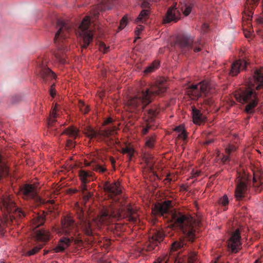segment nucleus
Wrapping results in <instances>:
<instances>
[{"label":"nucleus","instance_id":"1","mask_svg":"<svg viewBox=\"0 0 263 263\" xmlns=\"http://www.w3.org/2000/svg\"><path fill=\"white\" fill-rule=\"evenodd\" d=\"M172 201L167 200L163 203H156L155 210L158 214L168 218L183 233L184 238L175 241L172 244V251H176L184 248L186 246L187 240L193 242L195 238V230L199 226L200 222L188 212L172 210Z\"/></svg>","mask_w":263,"mask_h":263},{"label":"nucleus","instance_id":"2","mask_svg":"<svg viewBox=\"0 0 263 263\" xmlns=\"http://www.w3.org/2000/svg\"><path fill=\"white\" fill-rule=\"evenodd\" d=\"M166 89V85L164 78L157 81L149 88L138 92L133 97H130L126 103L127 110L136 114H140L156 96L164 92Z\"/></svg>","mask_w":263,"mask_h":263},{"label":"nucleus","instance_id":"3","mask_svg":"<svg viewBox=\"0 0 263 263\" xmlns=\"http://www.w3.org/2000/svg\"><path fill=\"white\" fill-rule=\"evenodd\" d=\"M254 82H250L245 89H241L234 95L235 99L241 103H248L245 111L248 114H252L254 108L258 102V95L256 90L263 88V68L256 69L254 73Z\"/></svg>","mask_w":263,"mask_h":263},{"label":"nucleus","instance_id":"4","mask_svg":"<svg viewBox=\"0 0 263 263\" xmlns=\"http://www.w3.org/2000/svg\"><path fill=\"white\" fill-rule=\"evenodd\" d=\"M112 199L111 207L108 210L102 212L100 215L93 219L97 227L103 224H108L112 219L119 220L124 216L125 213L129 216V220L136 221L137 218L133 215L134 211L126 202V198H110Z\"/></svg>","mask_w":263,"mask_h":263},{"label":"nucleus","instance_id":"5","mask_svg":"<svg viewBox=\"0 0 263 263\" xmlns=\"http://www.w3.org/2000/svg\"><path fill=\"white\" fill-rule=\"evenodd\" d=\"M58 29L54 37V43L58 50L54 56L57 61L61 64L66 63L65 53L68 50V41L67 39L74 29V25L69 21L58 19L57 22Z\"/></svg>","mask_w":263,"mask_h":263},{"label":"nucleus","instance_id":"6","mask_svg":"<svg viewBox=\"0 0 263 263\" xmlns=\"http://www.w3.org/2000/svg\"><path fill=\"white\" fill-rule=\"evenodd\" d=\"M0 199V224L13 222V220L25 217L24 213L16 208L12 198ZM4 234V230L0 225V235Z\"/></svg>","mask_w":263,"mask_h":263},{"label":"nucleus","instance_id":"7","mask_svg":"<svg viewBox=\"0 0 263 263\" xmlns=\"http://www.w3.org/2000/svg\"><path fill=\"white\" fill-rule=\"evenodd\" d=\"M61 224L62 228L58 230L57 233L65 234L68 237H63L60 240L59 243L54 249V252L57 253L64 251L70 246L71 242L74 240V236L77 232L76 224L70 217H64L61 220Z\"/></svg>","mask_w":263,"mask_h":263},{"label":"nucleus","instance_id":"8","mask_svg":"<svg viewBox=\"0 0 263 263\" xmlns=\"http://www.w3.org/2000/svg\"><path fill=\"white\" fill-rule=\"evenodd\" d=\"M213 91L210 82L204 80L197 84L189 86L187 88L186 93L193 100L198 99L202 96L206 97L207 98L204 100V103L210 105L212 103V101L210 97L213 93Z\"/></svg>","mask_w":263,"mask_h":263},{"label":"nucleus","instance_id":"9","mask_svg":"<svg viewBox=\"0 0 263 263\" xmlns=\"http://www.w3.org/2000/svg\"><path fill=\"white\" fill-rule=\"evenodd\" d=\"M90 198H80V201L76 203L78 217L80 220V224L84 233L88 235L92 234V223L85 215V212L90 210Z\"/></svg>","mask_w":263,"mask_h":263},{"label":"nucleus","instance_id":"10","mask_svg":"<svg viewBox=\"0 0 263 263\" xmlns=\"http://www.w3.org/2000/svg\"><path fill=\"white\" fill-rule=\"evenodd\" d=\"M176 45L183 53H190L192 51L197 52L201 50L202 43L200 39L195 40L194 36L189 34H183L178 37Z\"/></svg>","mask_w":263,"mask_h":263},{"label":"nucleus","instance_id":"11","mask_svg":"<svg viewBox=\"0 0 263 263\" xmlns=\"http://www.w3.org/2000/svg\"><path fill=\"white\" fill-rule=\"evenodd\" d=\"M90 19L89 17H84L79 26V35L81 38V48L86 49L93 40V33L90 28Z\"/></svg>","mask_w":263,"mask_h":263},{"label":"nucleus","instance_id":"12","mask_svg":"<svg viewBox=\"0 0 263 263\" xmlns=\"http://www.w3.org/2000/svg\"><path fill=\"white\" fill-rule=\"evenodd\" d=\"M117 129V128L115 125L107 127L99 132H97L89 127L86 129L85 134L91 139L97 137L99 138H103L106 142L109 141L110 143H114L112 136Z\"/></svg>","mask_w":263,"mask_h":263},{"label":"nucleus","instance_id":"13","mask_svg":"<svg viewBox=\"0 0 263 263\" xmlns=\"http://www.w3.org/2000/svg\"><path fill=\"white\" fill-rule=\"evenodd\" d=\"M248 190V179L245 176L239 175L236 179L235 197H244Z\"/></svg>","mask_w":263,"mask_h":263},{"label":"nucleus","instance_id":"14","mask_svg":"<svg viewBox=\"0 0 263 263\" xmlns=\"http://www.w3.org/2000/svg\"><path fill=\"white\" fill-rule=\"evenodd\" d=\"M240 235L239 230H236L232 234L228 242V248L232 252L236 253L241 248Z\"/></svg>","mask_w":263,"mask_h":263},{"label":"nucleus","instance_id":"15","mask_svg":"<svg viewBox=\"0 0 263 263\" xmlns=\"http://www.w3.org/2000/svg\"><path fill=\"white\" fill-rule=\"evenodd\" d=\"M38 70L40 77L44 83H47L48 80L56 78L55 73L47 67L43 61L40 62Z\"/></svg>","mask_w":263,"mask_h":263},{"label":"nucleus","instance_id":"16","mask_svg":"<svg viewBox=\"0 0 263 263\" xmlns=\"http://www.w3.org/2000/svg\"><path fill=\"white\" fill-rule=\"evenodd\" d=\"M180 12L174 5L168 9L165 15L163 18V22L164 24L177 22L180 18Z\"/></svg>","mask_w":263,"mask_h":263},{"label":"nucleus","instance_id":"17","mask_svg":"<svg viewBox=\"0 0 263 263\" xmlns=\"http://www.w3.org/2000/svg\"><path fill=\"white\" fill-rule=\"evenodd\" d=\"M164 235L160 230L155 231L149 238V243L147 245V250L150 251L155 249L161 241L163 240Z\"/></svg>","mask_w":263,"mask_h":263},{"label":"nucleus","instance_id":"18","mask_svg":"<svg viewBox=\"0 0 263 263\" xmlns=\"http://www.w3.org/2000/svg\"><path fill=\"white\" fill-rule=\"evenodd\" d=\"M20 191L24 195L30 196L31 197H40L37 196L39 192L37 183L24 184L20 187Z\"/></svg>","mask_w":263,"mask_h":263},{"label":"nucleus","instance_id":"19","mask_svg":"<svg viewBox=\"0 0 263 263\" xmlns=\"http://www.w3.org/2000/svg\"><path fill=\"white\" fill-rule=\"evenodd\" d=\"M157 0H142L141 7L143 9L136 20L137 23H144L148 18L149 10L147 8H149V2L157 1Z\"/></svg>","mask_w":263,"mask_h":263},{"label":"nucleus","instance_id":"20","mask_svg":"<svg viewBox=\"0 0 263 263\" xmlns=\"http://www.w3.org/2000/svg\"><path fill=\"white\" fill-rule=\"evenodd\" d=\"M248 64V62L244 60L239 59L235 61L231 64L229 74L231 76L237 75L241 70L246 68Z\"/></svg>","mask_w":263,"mask_h":263},{"label":"nucleus","instance_id":"21","mask_svg":"<svg viewBox=\"0 0 263 263\" xmlns=\"http://www.w3.org/2000/svg\"><path fill=\"white\" fill-rule=\"evenodd\" d=\"M104 188L106 192L110 193L111 195L117 196L122 193V189L118 182L111 183L106 182L104 184Z\"/></svg>","mask_w":263,"mask_h":263},{"label":"nucleus","instance_id":"22","mask_svg":"<svg viewBox=\"0 0 263 263\" xmlns=\"http://www.w3.org/2000/svg\"><path fill=\"white\" fill-rule=\"evenodd\" d=\"M113 0H101L96 7V10L93 13V16L96 19L99 14V11H105L111 8Z\"/></svg>","mask_w":263,"mask_h":263},{"label":"nucleus","instance_id":"23","mask_svg":"<svg viewBox=\"0 0 263 263\" xmlns=\"http://www.w3.org/2000/svg\"><path fill=\"white\" fill-rule=\"evenodd\" d=\"M34 237L36 241L46 242L49 239V232L43 229L36 230L34 233Z\"/></svg>","mask_w":263,"mask_h":263},{"label":"nucleus","instance_id":"24","mask_svg":"<svg viewBox=\"0 0 263 263\" xmlns=\"http://www.w3.org/2000/svg\"><path fill=\"white\" fill-rule=\"evenodd\" d=\"M193 120L195 124H200L204 121L205 117L195 107H192Z\"/></svg>","mask_w":263,"mask_h":263},{"label":"nucleus","instance_id":"25","mask_svg":"<svg viewBox=\"0 0 263 263\" xmlns=\"http://www.w3.org/2000/svg\"><path fill=\"white\" fill-rule=\"evenodd\" d=\"M92 172H86L82 170L79 171V177L84 190H86V184L89 181V179L92 177Z\"/></svg>","mask_w":263,"mask_h":263},{"label":"nucleus","instance_id":"26","mask_svg":"<svg viewBox=\"0 0 263 263\" xmlns=\"http://www.w3.org/2000/svg\"><path fill=\"white\" fill-rule=\"evenodd\" d=\"M85 165L86 166H89L92 170L97 172L103 173L106 171V168L105 167L93 160L90 162H85Z\"/></svg>","mask_w":263,"mask_h":263},{"label":"nucleus","instance_id":"27","mask_svg":"<svg viewBox=\"0 0 263 263\" xmlns=\"http://www.w3.org/2000/svg\"><path fill=\"white\" fill-rule=\"evenodd\" d=\"M78 133L79 129L77 127L71 126L66 128L62 134H66L71 138L76 139L78 135Z\"/></svg>","mask_w":263,"mask_h":263},{"label":"nucleus","instance_id":"28","mask_svg":"<svg viewBox=\"0 0 263 263\" xmlns=\"http://www.w3.org/2000/svg\"><path fill=\"white\" fill-rule=\"evenodd\" d=\"M158 112V110L155 108L148 109L147 110L148 117L145 120L146 121L149 123L152 122Z\"/></svg>","mask_w":263,"mask_h":263},{"label":"nucleus","instance_id":"29","mask_svg":"<svg viewBox=\"0 0 263 263\" xmlns=\"http://www.w3.org/2000/svg\"><path fill=\"white\" fill-rule=\"evenodd\" d=\"M253 183H254V187L255 189L256 192H260L262 190L261 185L263 183L261 181V177H259L258 180L256 175H254V178H253Z\"/></svg>","mask_w":263,"mask_h":263},{"label":"nucleus","instance_id":"30","mask_svg":"<svg viewBox=\"0 0 263 263\" xmlns=\"http://www.w3.org/2000/svg\"><path fill=\"white\" fill-rule=\"evenodd\" d=\"M8 170L7 166L3 162L1 155L0 154V178L8 175Z\"/></svg>","mask_w":263,"mask_h":263},{"label":"nucleus","instance_id":"31","mask_svg":"<svg viewBox=\"0 0 263 263\" xmlns=\"http://www.w3.org/2000/svg\"><path fill=\"white\" fill-rule=\"evenodd\" d=\"M122 153L123 154H126L128 159V161H131L134 156V150L130 147L126 146L122 148Z\"/></svg>","mask_w":263,"mask_h":263},{"label":"nucleus","instance_id":"32","mask_svg":"<svg viewBox=\"0 0 263 263\" xmlns=\"http://www.w3.org/2000/svg\"><path fill=\"white\" fill-rule=\"evenodd\" d=\"M193 7V5L192 3L189 5L187 4H184L181 7V10L182 11L184 15L187 16L191 13Z\"/></svg>","mask_w":263,"mask_h":263},{"label":"nucleus","instance_id":"33","mask_svg":"<svg viewBox=\"0 0 263 263\" xmlns=\"http://www.w3.org/2000/svg\"><path fill=\"white\" fill-rule=\"evenodd\" d=\"M45 243L39 244L34 247L32 249L28 251L27 252L28 256H31L37 253L44 246Z\"/></svg>","mask_w":263,"mask_h":263},{"label":"nucleus","instance_id":"34","mask_svg":"<svg viewBox=\"0 0 263 263\" xmlns=\"http://www.w3.org/2000/svg\"><path fill=\"white\" fill-rule=\"evenodd\" d=\"M57 117V108L55 107L53 109L52 112L50 114V118L48 120V125L50 126H52L53 125L54 123L56 121V118Z\"/></svg>","mask_w":263,"mask_h":263},{"label":"nucleus","instance_id":"35","mask_svg":"<svg viewBox=\"0 0 263 263\" xmlns=\"http://www.w3.org/2000/svg\"><path fill=\"white\" fill-rule=\"evenodd\" d=\"M159 65V62L158 61H154L151 65L148 66L145 70L144 72L145 73H149L153 72L155 69H157Z\"/></svg>","mask_w":263,"mask_h":263},{"label":"nucleus","instance_id":"36","mask_svg":"<svg viewBox=\"0 0 263 263\" xmlns=\"http://www.w3.org/2000/svg\"><path fill=\"white\" fill-rule=\"evenodd\" d=\"M155 143V137L154 136L147 137L146 138L145 145L147 147L152 148Z\"/></svg>","mask_w":263,"mask_h":263},{"label":"nucleus","instance_id":"37","mask_svg":"<svg viewBox=\"0 0 263 263\" xmlns=\"http://www.w3.org/2000/svg\"><path fill=\"white\" fill-rule=\"evenodd\" d=\"M144 161H145V163H146V165H147V167H148V168L149 169V170L151 172H154V162L152 160V157L149 156V158H148V157L145 156L144 157Z\"/></svg>","mask_w":263,"mask_h":263},{"label":"nucleus","instance_id":"38","mask_svg":"<svg viewBox=\"0 0 263 263\" xmlns=\"http://www.w3.org/2000/svg\"><path fill=\"white\" fill-rule=\"evenodd\" d=\"M79 107L80 111L84 114H87L89 110L88 106L82 101L79 102Z\"/></svg>","mask_w":263,"mask_h":263},{"label":"nucleus","instance_id":"39","mask_svg":"<svg viewBox=\"0 0 263 263\" xmlns=\"http://www.w3.org/2000/svg\"><path fill=\"white\" fill-rule=\"evenodd\" d=\"M158 263H167L169 260V257L167 255H164L158 258Z\"/></svg>","mask_w":263,"mask_h":263},{"label":"nucleus","instance_id":"40","mask_svg":"<svg viewBox=\"0 0 263 263\" xmlns=\"http://www.w3.org/2000/svg\"><path fill=\"white\" fill-rule=\"evenodd\" d=\"M236 149L234 145H230L226 148L225 153L228 155H230L232 152H235Z\"/></svg>","mask_w":263,"mask_h":263},{"label":"nucleus","instance_id":"41","mask_svg":"<svg viewBox=\"0 0 263 263\" xmlns=\"http://www.w3.org/2000/svg\"><path fill=\"white\" fill-rule=\"evenodd\" d=\"M45 222V219L42 216H37L36 219H35V222L37 225V227L40 226Z\"/></svg>","mask_w":263,"mask_h":263},{"label":"nucleus","instance_id":"42","mask_svg":"<svg viewBox=\"0 0 263 263\" xmlns=\"http://www.w3.org/2000/svg\"><path fill=\"white\" fill-rule=\"evenodd\" d=\"M176 179V177L175 175H171V174H168L167 175L164 181H166L165 183H171L172 181H175Z\"/></svg>","mask_w":263,"mask_h":263},{"label":"nucleus","instance_id":"43","mask_svg":"<svg viewBox=\"0 0 263 263\" xmlns=\"http://www.w3.org/2000/svg\"><path fill=\"white\" fill-rule=\"evenodd\" d=\"M127 18L126 16H124L122 18V20H121V22H120V25L119 26V29H123L125 26L127 24Z\"/></svg>","mask_w":263,"mask_h":263},{"label":"nucleus","instance_id":"44","mask_svg":"<svg viewBox=\"0 0 263 263\" xmlns=\"http://www.w3.org/2000/svg\"><path fill=\"white\" fill-rule=\"evenodd\" d=\"M197 259L196 254L195 253H192L187 259L188 263H194Z\"/></svg>","mask_w":263,"mask_h":263},{"label":"nucleus","instance_id":"45","mask_svg":"<svg viewBox=\"0 0 263 263\" xmlns=\"http://www.w3.org/2000/svg\"><path fill=\"white\" fill-rule=\"evenodd\" d=\"M228 198H219L218 203L224 206H227L229 204Z\"/></svg>","mask_w":263,"mask_h":263},{"label":"nucleus","instance_id":"46","mask_svg":"<svg viewBox=\"0 0 263 263\" xmlns=\"http://www.w3.org/2000/svg\"><path fill=\"white\" fill-rule=\"evenodd\" d=\"M230 155H228L226 153L224 155H222L221 160L224 164H226L230 161Z\"/></svg>","mask_w":263,"mask_h":263},{"label":"nucleus","instance_id":"47","mask_svg":"<svg viewBox=\"0 0 263 263\" xmlns=\"http://www.w3.org/2000/svg\"><path fill=\"white\" fill-rule=\"evenodd\" d=\"M108 48L106 47V45L103 43L101 42L99 44V49L100 51L104 52V53L106 52L107 51Z\"/></svg>","mask_w":263,"mask_h":263},{"label":"nucleus","instance_id":"48","mask_svg":"<svg viewBox=\"0 0 263 263\" xmlns=\"http://www.w3.org/2000/svg\"><path fill=\"white\" fill-rule=\"evenodd\" d=\"M151 125H149V123H147L145 127H143L142 130V134L143 135H145L147 134L148 132L149 129H150Z\"/></svg>","mask_w":263,"mask_h":263},{"label":"nucleus","instance_id":"49","mask_svg":"<svg viewBox=\"0 0 263 263\" xmlns=\"http://www.w3.org/2000/svg\"><path fill=\"white\" fill-rule=\"evenodd\" d=\"M55 91H56L55 89V84H53L51 85L49 90L50 95L52 98H54L55 96Z\"/></svg>","mask_w":263,"mask_h":263},{"label":"nucleus","instance_id":"50","mask_svg":"<svg viewBox=\"0 0 263 263\" xmlns=\"http://www.w3.org/2000/svg\"><path fill=\"white\" fill-rule=\"evenodd\" d=\"M259 0H247L246 3L248 5L256 6L258 4Z\"/></svg>","mask_w":263,"mask_h":263},{"label":"nucleus","instance_id":"51","mask_svg":"<svg viewBox=\"0 0 263 263\" xmlns=\"http://www.w3.org/2000/svg\"><path fill=\"white\" fill-rule=\"evenodd\" d=\"M74 144L73 143V142L72 140H68L67 141V146L70 148L74 147Z\"/></svg>","mask_w":263,"mask_h":263},{"label":"nucleus","instance_id":"52","mask_svg":"<svg viewBox=\"0 0 263 263\" xmlns=\"http://www.w3.org/2000/svg\"><path fill=\"white\" fill-rule=\"evenodd\" d=\"M175 131L179 132V133H182V132L185 131L184 127L182 125H180V126H177L175 128Z\"/></svg>","mask_w":263,"mask_h":263},{"label":"nucleus","instance_id":"53","mask_svg":"<svg viewBox=\"0 0 263 263\" xmlns=\"http://www.w3.org/2000/svg\"><path fill=\"white\" fill-rule=\"evenodd\" d=\"M143 29V26L142 25H139L137 28L136 30H135V33L136 35H139L140 31L142 30Z\"/></svg>","mask_w":263,"mask_h":263},{"label":"nucleus","instance_id":"54","mask_svg":"<svg viewBox=\"0 0 263 263\" xmlns=\"http://www.w3.org/2000/svg\"><path fill=\"white\" fill-rule=\"evenodd\" d=\"M186 137L187 135L186 134L185 131L180 133L178 135V137L182 138L183 140H185L186 138Z\"/></svg>","mask_w":263,"mask_h":263},{"label":"nucleus","instance_id":"55","mask_svg":"<svg viewBox=\"0 0 263 263\" xmlns=\"http://www.w3.org/2000/svg\"><path fill=\"white\" fill-rule=\"evenodd\" d=\"M113 122V120L111 118H108L104 121V125H107L110 123H112Z\"/></svg>","mask_w":263,"mask_h":263},{"label":"nucleus","instance_id":"56","mask_svg":"<svg viewBox=\"0 0 263 263\" xmlns=\"http://www.w3.org/2000/svg\"><path fill=\"white\" fill-rule=\"evenodd\" d=\"M208 28L209 26L207 24L204 23L202 26V30L204 32H205Z\"/></svg>","mask_w":263,"mask_h":263},{"label":"nucleus","instance_id":"57","mask_svg":"<svg viewBox=\"0 0 263 263\" xmlns=\"http://www.w3.org/2000/svg\"><path fill=\"white\" fill-rule=\"evenodd\" d=\"M213 142V139H209V140H206L205 141V142L204 143V144L205 145H209V144L212 143Z\"/></svg>","mask_w":263,"mask_h":263},{"label":"nucleus","instance_id":"58","mask_svg":"<svg viewBox=\"0 0 263 263\" xmlns=\"http://www.w3.org/2000/svg\"><path fill=\"white\" fill-rule=\"evenodd\" d=\"M41 203H43L45 201V198H37Z\"/></svg>","mask_w":263,"mask_h":263},{"label":"nucleus","instance_id":"59","mask_svg":"<svg viewBox=\"0 0 263 263\" xmlns=\"http://www.w3.org/2000/svg\"><path fill=\"white\" fill-rule=\"evenodd\" d=\"M115 162V160L113 158H111L112 164H114Z\"/></svg>","mask_w":263,"mask_h":263},{"label":"nucleus","instance_id":"60","mask_svg":"<svg viewBox=\"0 0 263 263\" xmlns=\"http://www.w3.org/2000/svg\"><path fill=\"white\" fill-rule=\"evenodd\" d=\"M254 263H260V262H259V260H258V259H257V260H255V261L254 262Z\"/></svg>","mask_w":263,"mask_h":263},{"label":"nucleus","instance_id":"61","mask_svg":"<svg viewBox=\"0 0 263 263\" xmlns=\"http://www.w3.org/2000/svg\"><path fill=\"white\" fill-rule=\"evenodd\" d=\"M245 36H246V37H250V34H245Z\"/></svg>","mask_w":263,"mask_h":263},{"label":"nucleus","instance_id":"62","mask_svg":"<svg viewBox=\"0 0 263 263\" xmlns=\"http://www.w3.org/2000/svg\"><path fill=\"white\" fill-rule=\"evenodd\" d=\"M48 252H49V251H45V252H44V255H46V254H48Z\"/></svg>","mask_w":263,"mask_h":263},{"label":"nucleus","instance_id":"63","mask_svg":"<svg viewBox=\"0 0 263 263\" xmlns=\"http://www.w3.org/2000/svg\"><path fill=\"white\" fill-rule=\"evenodd\" d=\"M83 197H85V198H86V197H90V196H88L87 195H84Z\"/></svg>","mask_w":263,"mask_h":263},{"label":"nucleus","instance_id":"64","mask_svg":"<svg viewBox=\"0 0 263 263\" xmlns=\"http://www.w3.org/2000/svg\"><path fill=\"white\" fill-rule=\"evenodd\" d=\"M50 203H51V204H53L54 203V201L53 200L52 201H49Z\"/></svg>","mask_w":263,"mask_h":263}]
</instances>
